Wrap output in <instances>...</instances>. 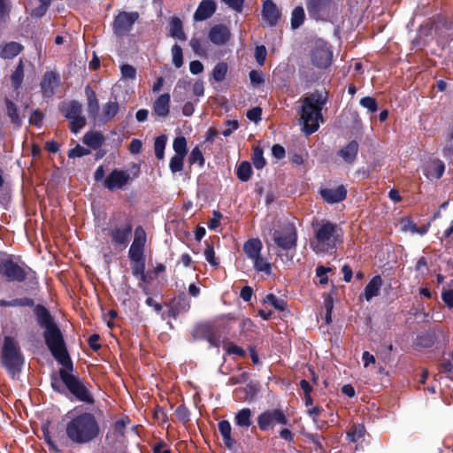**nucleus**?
Masks as SVG:
<instances>
[{
	"mask_svg": "<svg viewBox=\"0 0 453 453\" xmlns=\"http://www.w3.org/2000/svg\"><path fill=\"white\" fill-rule=\"evenodd\" d=\"M101 434L98 419L91 412H81L72 417L65 425L67 439L78 445L95 441Z\"/></svg>",
	"mask_w": 453,
	"mask_h": 453,
	"instance_id": "f257e3e1",
	"label": "nucleus"
},
{
	"mask_svg": "<svg viewBox=\"0 0 453 453\" xmlns=\"http://www.w3.org/2000/svg\"><path fill=\"white\" fill-rule=\"evenodd\" d=\"M313 227L314 238L311 242V247L316 253L334 250L337 243L342 241V230L334 223L322 220L313 225Z\"/></svg>",
	"mask_w": 453,
	"mask_h": 453,
	"instance_id": "f03ea898",
	"label": "nucleus"
},
{
	"mask_svg": "<svg viewBox=\"0 0 453 453\" xmlns=\"http://www.w3.org/2000/svg\"><path fill=\"white\" fill-rule=\"evenodd\" d=\"M326 102V98L318 91L303 98L301 107V120L303 124V131L307 135L316 132L319 129V121H323L321 111Z\"/></svg>",
	"mask_w": 453,
	"mask_h": 453,
	"instance_id": "7ed1b4c3",
	"label": "nucleus"
},
{
	"mask_svg": "<svg viewBox=\"0 0 453 453\" xmlns=\"http://www.w3.org/2000/svg\"><path fill=\"white\" fill-rule=\"evenodd\" d=\"M1 364L12 378L19 375L23 368L25 357L19 342L12 336L6 335L4 338Z\"/></svg>",
	"mask_w": 453,
	"mask_h": 453,
	"instance_id": "20e7f679",
	"label": "nucleus"
},
{
	"mask_svg": "<svg viewBox=\"0 0 453 453\" xmlns=\"http://www.w3.org/2000/svg\"><path fill=\"white\" fill-rule=\"evenodd\" d=\"M45 342L55 359L65 368L72 371L73 363L69 357L63 335L56 325L44 332Z\"/></svg>",
	"mask_w": 453,
	"mask_h": 453,
	"instance_id": "39448f33",
	"label": "nucleus"
},
{
	"mask_svg": "<svg viewBox=\"0 0 453 453\" xmlns=\"http://www.w3.org/2000/svg\"><path fill=\"white\" fill-rule=\"evenodd\" d=\"M59 376L67 389L81 402L93 404L95 400L86 384L78 377L69 373L68 369H60Z\"/></svg>",
	"mask_w": 453,
	"mask_h": 453,
	"instance_id": "423d86ee",
	"label": "nucleus"
},
{
	"mask_svg": "<svg viewBox=\"0 0 453 453\" xmlns=\"http://www.w3.org/2000/svg\"><path fill=\"white\" fill-rule=\"evenodd\" d=\"M288 418L281 409L266 410L257 417V425L260 430L267 431L274 425H288Z\"/></svg>",
	"mask_w": 453,
	"mask_h": 453,
	"instance_id": "0eeeda50",
	"label": "nucleus"
},
{
	"mask_svg": "<svg viewBox=\"0 0 453 453\" xmlns=\"http://www.w3.org/2000/svg\"><path fill=\"white\" fill-rule=\"evenodd\" d=\"M296 230L293 224H286L281 230L273 233L274 242L282 250H288L296 245Z\"/></svg>",
	"mask_w": 453,
	"mask_h": 453,
	"instance_id": "6e6552de",
	"label": "nucleus"
},
{
	"mask_svg": "<svg viewBox=\"0 0 453 453\" xmlns=\"http://www.w3.org/2000/svg\"><path fill=\"white\" fill-rule=\"evenodd\" d=\"M0 274L7 281L22 282L27 278V271L12 260H4L0 263Z\"/></svg>",
	"mask_w": 453,
	"mask_h": 453,
	"instance_id": "1a4fd4ad",
	"label": "nucleus"
},
{
	"mask_svg": "<svg viewBox=\"0 0 453 453\" xmlns=\"http://www.w3.org/2000/svg\"><path fill=\"white\" fill-rule=\"evenodd\" d=\"M311 62L319 68H326L331 65L333 53L327 45L319 42L311 51Z\"/></svg>",
	"mask_w": 453,
	"mask_h": 453,
	"instance_id": "9d476101",
	"label": "nucleus"
},
{
	"mask_svg": "<svg viewBox=\"0 0 453 453\" xmlns=\"http://www.w3.org/2000/svg\"><path fill=\"white\" fill-rule=\"evenodd\" d=\"M133 226L130 222H125L112 227L109 232V235L111 236L113 245L126 248L129 242Z\"/></svg>",
	"mask_w": 453,
	"mask_h": 453,
	"instance_id": "9b49d317",
	"label": "nucleus"
},
{
	"mask_svg": "<svg viewBox=\"0 0 453 453\" xmlns=\"http://www.w3.org/2000/svg\"><path fill=\"white\" fill-rule=\"evenodd\" d=\"M130 180V174L127 171L113 170L106 178L104 186L109 190L121 189Z\"/></svg>",
	"mask_w": 453,
	"mask_h": 453,
	"instance_id": "f8f14e48",
	"label": "nucleus"
},
{
	"mask_svg": "<svg viewBox=\"0 0 453 453\" xmlns=\"http://www.w3.org/2000/svg\"><path fill=\"white\" fill-rule=\"evenodd\" d=\"M138 19L136 12H120L115 19L113 28L116 34L123 35L128 32Z\"/></svg>",
	"mask_w": 453,
	"mask_h": 453,
	"instance_id": "ddd939ff",
	"label": "nucleus"
},
{
	"mask_svg": "<svg viewBox=\"0 0 453 453\" xmlns=\"http://www.w3.org/2000/svg\"><path fill=\"white\" fill-rule=\"evenodd\" d=\"M320 196L328 203H340L346 198L347 189L343 185L336 188H326L320 190Z\"/></svg>",
	"mask_w": 453,
	"mask_h": 453,
	"instance_id": "4468645a",
	"label": "nucleus"
},
{
	"mask_svg": "<svg viewBox=\"0 0 453 453\" xmlns=\"http://www.w3.org/2000/svg\"><path fill=\"white\" fill-rule=\"evenodd\" d=\"M280 11L272 0L265 1L262 10V18L270 27H274L280 19Z\"/></svg>",
	"mask_w": 453,
	"mask_h": 453,
	"instance_id": "2eb2a0df",
	"label": "nucleus"
},
{
	"mask_svg": "<svg viewBox=\"0 0 453 453\" xmlns=\"http://www.w3.org/2000/svg\"><path fill=\"white\" fill-rule=\"evenodd\" d=\"M231 36L229 28L225 25H216L212 27L209 33L210 41L216 45L225 44Z\"/></svg>",
	"mask_w": 453,
	"mask_h": 453,
	"instance_id": "dca6fc26",
	"label": "nucleus"
},
{
	"mask_svg": "<svg viewBox=\"0 0 453 453\" xmlns=\"http://www.w3.org/2000/svg\"><path fill=\"white\" fill-rule=\"evenodd\" d=\"M332 3V0H306V7L310 17L318 19L320 15L326 12Z\"/></svg>",
	"mask_w": 453,
	"mask_h": 453,
	"instance_id": "f3484780",
	"label": "nucleus"
},
{
	"mask_svg": "<svg viewBox=\"0 0 453 453\" xmlns=\"http://www.w3.org/2000/svg\"><path fill=\"white\" fill-rule=\"evenodd\" d=\"M216 11L214 0H203L194 13L196 21H203L211 18Z\"/></svg>",
	"mask_w": 453,
	"mask_h": 453,
	"instance_id": "a211bd4d",
	"label": "nucleus"
},
{
	"mask_svg": "<svg viewBox=\"0 0 453 453\" xmlns=\"http://www.w3.org/2000/svg\"><path fill=\"white\" fill-rule=\"evenodd\" d=\"M59 85V76L53 72H47L41 81V88L45 96H51Z\"/></svg>",
	"mask_w": 453,
	"mask_h": 453,
	"instance_id": "6ab92c4d",
	"label": "nucleus"
},
{
	"mask_svg": "<svg viewBox=\"0 0 453 453\" xmlns=\"http://www.w3.org/2000/svg\"><path fill=\"white\" fill-rule=\"evenodd\" d=\"M358 153V143L356 141H351L347 143L344 147H342L338 151V156L342 158V160L351 165L355 162Z\"/></svg>",
	"mask_w": 453,
	"mask_h": 453,
	"instance_id": "aec40b11",
	"label": "nucleus"
},
{
	"mask_svg": "<svg viewBox=\"0 0 453 453\" xmlns=\"http://www.w3.org/2000/svg\"><path fill=\"white\" fill-rule=\"evenodd\" d=\"M154 113L162 118H165L170 113V95L168 93L159 96L153 104Z\"/></svg>",
	"mask_w": 453,
	"mask_h": 453,
	"instance_id": "412c9836",
	"label": "nucleus"
},
{
	"mask_svg": "<svg viewBox=\"0 0 453 453\" xmlns=\"http://www.w3.org/2000/svg\"><path fill=\"white\" fill-rule=\"evenodd\" d=\"M126 423L124 420L119 419L117 420L111 430H110L106 434V441L110 443H115L117 441H120L125 434Z\"/></svg>",
	"mask_w": 453,
	"mask_h": 453,
	"instance_id": "4be33fe9",
	"label": "nucleus"
},
{
	"mask_svg": "<svg viewBox=\"0 0 453 453\" xmlns=\"http://www.w3.org/2000/svg\"><path fill=\"white\" fill-rule=\"evenodd\" d=\"M263 244L261 241L257 238H253L248 240L244 243L243 251L250 259L253 260L258 256H260Z\"/></svg>",
	"mask_w": 453,
	"mask_h": 453,
	"instance_id": "5701e85b",
	"label": "nucleus"
},
{
	"mask_svg": "<svg viewBox=\"0 0 453 453\" xmlns=\"http://www.w3.org/2000/svg\"><path fill=\"white\" fill-rule=\"evenodd\" d=\"M35 312L37 318L38 324L41 326L44 327L45 330L56 326V324L52 320L50 312L42 305H37L35 308Z\"/></svg>",
	"mask_w": 453,
	"mask_h": 453,
	"instance_id": "b1692460",
	"label": "nucleus"
},
{
	"mask_svg": "<svg viewBox=\"0 0 453 453\" xmlns=\"http://www.w3.org/2000/svg\"><path fill=\"white\" fill-rule=\"evenodd\" d=\"M23 50V46L16 42L4 43L1 47L0 57L4 59H12L18 56Z\"/></svg>",
	"mask_w": 453,
	"mask_h": 453,
	"instance_id": "393cba45",
	"label": "nucleus"
},
{
	"mask_svg": "<svg viewBox=\"0 0 453 453\" xmlns=\"http://www.w3.org/2000/svg\"><path fill=\"white\" fill-rule=\"evenodd\" d=\"M168 31L170 36L180 40L186 41L187 37L183 31L182 22L180 18L173 17L169 22Z\"/></svg>",
	"mask_w": 453,
	"mask_h": 453,
	"instance_id": "a878e982",
	"label": "nucleus"
},
{
	"mask_svg": "<svg viewBox=\"0 0 453 453\" xmlns=\"http://www.w3.org/2000/svg\"><path fill=\"white\" fill-rule=\"evenodd\" d=\"M382 285V280L380 276H374L365 286L364 295L366 301L377 296Z\"/></svg>",
	"mask_w": 453,
	"mask_h": 453,
	"instance_id": "bb28decb",
	"label": "nucleus"
},
{
	"mask_svg": "<svg viewBox=\"0 0 453 453\" xmlns=\"http://www.w3.org/2000/svg\"><path fill=\"white\" fill-rule=\"evenodd\" d=\"M218 426H219V431L223 438L225 446L229 449H233V447L235 443V441L232 438V435H231L232 427H231L229 421L221 420L219 422Z\"/></svg>",
	"mask_w": 453,
	"mask_h": 453,
	"instance_id": "cd10ccee",
	"label": "nucleus"
},
{
	"mask_svg": "<svg viewBox=\"0 0 453 453\" xmlns=\"http://www.w3.org/2000/svg\"><path fill=\"white\" fill-rule=\"evenodd\" d=\"M86 95L88 99L87 109L89 118L96 119L99 111L98 100L96 96V93L90 89L89 87L86 88Z\"/></svg>",
	"mask_w": 453,
	"mask_h": 453,
	"instance_id": "c85d7f7f",
	"label": "nucleus"
},
{
	"mask_svg": "<svg viewBox=\"0 0 453 453\" xmlns=\"http://www.w3.org/2000/svg\"><path fill=\"white\" fill-rule=\"evenodd\" d=\"M119 110V103L114 98L113 101L110 100L103 105L101 117L104 122H108L117 115Z\"/></svg>",
	"mask_w": 453,
	"mask_h": 453,
	"instance_id": "c756f323",
	"label": "nucleus"
},
{
	"mask_svg": "<svg viewBox=\"0 0 453 453\" xmlns=\"http://www.w3.org/2000/svg\"><path fill=\"white\" fill-rule=\"evenodd\" d=\"M252 412L249 408H243L239 411L234 417V423L237 426L249 428L252 423Z\"/></svg>",
	"mask_w": 453,
	"mask_h": 453,
	"instance_id": "7c9ffc66",
	"label": "nucleus"
},
{
	"mask_svg": "<svg viewBox=\"0 0 453 453\" xmlns=\"http://www.w3.org/2000/svg\"><path fill=\"white\" fill-rule=\"evenodd\" d=\"M104 141V135L97 131L88 132L83 136V142L92 149L99 148L103 144Z\"/></svg>",
	"mask_w": 453,
	"mask_h": 453,
	"instance_id": "2f4dec72",
	"label": "nucleus"
},
{
	"mask_svg": "<svg viewBox=\"0 0 453 453\" xmlns=\"http://www.w3.org/2000/svg\"><path fill=\"white\" fill-rule=\"evenodd\" d=\"M34 304V300L29 297L15 298L11 301L0 300L1 307H32Z\"/></svg>",
	"mask_w": 453,
	"mask_h": 453,
	"instance_id": "473e14b6",
	"label": "nucleus"
},
{
	"mask_svg": "<svg viewBox=\"0 0 453 453\" xmlns=\"http://www.w3.org/2000/svg\"><path fill=\"white\" fill-rule=\"evenodd\" d=\"M365 433V428L364 425L354 424L347 432V439L351 442H357L364 437Z\"/></svg>",
	"mask_w": 453,
	"mask_h": 453,
	"instance_id": "72a5a7b5",
	"label": "nucleus"
},
{
	"mask_svg": "<svg viewBox=\"0 0 453 453\" xmlns=\"http://www.w3.org/2000/svg\"><path fill=\"white\" fill-rule=\"evenodd\" d=\"M24 79V65L22 59L19 60L14 72L11 75L12 85L14 89H18Z\"/></svg>",
	"mask_w": 453,
	"mask_h": 453,
	"instance_id": "f704fd0d",
	"label": "nucleus"
},
{
	"mask_svg": "<svg viewBox=\"0 0 453 453\" xmlns=\"http://www.w3.org/2000/svg\"><path fill=\"white\" fill-rule=\"evenodd\" d=\"M4 103L6 105V112L11 122L19 127L21 125V118L18 113L17 106L9 99H5Z\"/></svg>",
	"mask_w": 453,
	"mask_h": 453,
	"instance_id": "c9c22d12",
	"label": "nucleus"
},
{
	"mask_svg": "<svg viewBox=\"0 0 453 453\" xmlns=\"http://www.w3.org/2000/svg\"><path fill=\"white\" fill-rule=\"evenodd\" d=\"M237 177L242 181H248L252 174L251 165L249 162H242L236 171Z\"/></svg>",
	"mask_w": 453,
	"mask_h": 453,
	"instance_id": "e433bc0d",
	"label": "nucleus"
},
{
	"mask_svg": "<svg viewBox=\"0 0 453 453\" xmlns=\"http://www.w3.org/2000/svg\"><path fill=\"white\" fill-rule=\"evenodd\" d=\"M304 10L302 6L296 7L291 14V27L293 29L298 28L304 20Z\"/></svg>",
	"mask_w": 453,
	"mask_h": 453,
	"instance_id": "4c0bfd02",
	"label": "nucleus"
},
{
	"mask_svg": "<svg viewBox=\"0 0 453 453\" xmlns=\"http://www.w3.org/2000/svg\"><path fill=\"white\" fill-rule=\"evenodd\" d=\"M264 302L273 306L276 310L280 311H285L287 307V302L285 301V299L277 297L273 294L267 295L264 299Z\"/></svg>",
	"mask_w": 453,
	"mask_h": 453,
	"instance_id": "58836bf2",
	"label": "nucleus"
},
{
	"mask_svg": "<svg viewBox=\"0 0 453 453\" xmlns=\"http://www.w3.org/2000/svg\"><path fill=\"white\" fill-rule=\"evenodd\" d=\"M147 241V234L142 226L134 229V237L132 245L144 249Z\"/></svg>",
	"mask_w": 453,
	"mask_h": 453,
	"instance_id": "ea45409f",
	"label": "nucleus"
},
{
	"mask_svg": "<svg viewBox=\"0 0 453 453\" xmlns=\"http://www.w3.org/2000/svg\"><path fill=\"white\" fill-rule=\"evenodd\" d=\"M252 261L256 271L265 273L267 275L272 273L271 264L265 258L262 257L261 255Z\"/></svg>",
	"mask_w": 453,
	"mask_h": 453,
	"instance_id": "a19ab883",
	"label": "nucleus"
},
{
	"mask_svg": "<svg viewBox=\"0 0 453 453\" xmlns=\"http://www.w3.org/2000/svg\"><path fill=\"white\" fill-rule=\"evenodd\" d=\"M82 112V106L76 101L71 102L65 110V116L67 119L81 116Z\"/></svg>",
	"mask_w": 453,
	"mask_h": 453,
	"instance_id": "79ce46f5",
	"label": "nucleus"
},
{
	"mask_svg": "<svg viewBox=\"0 0 453 453\" xmlns=\"http://www.w3.org/2000/svg\"><path fill=\"white\" fill-rule=\"evenodd\" d=\"M165 144H166V136L165 135H160L155 139V142H154L155 155L159 160L164 158Z\"/></svg>",
	"mask_w": 453,
	"mask_h": 453,
	"instance_id": "37998d69",
	"label": "nucleus"
},
{
	"mask_svg": "<svg viewBox=\"0 0 453 453\" xmlns=\"http://www.w3.org/2000/svg\"><path fill=\"white\" fill-rule=\"evenodd\" d=\"M173 148L175 151V155H187V140L183 136L176 137L173 142Z\"/></svg>",
	"mask_w": 453,
	"mask_h": 453,
	"instance_id": "c03bdc74",
	"label": "nucleus"
},
{
	"mask_svg": "<svg viewBox=\"0 0 453 453\" xmlns=\"http://www.w3.org/2000/svg\"><path fill=\"white\" fill-rule=\"evenodd\" d=\"M171 53L173 64L174 65V66L176 68L181 67L183 65V53L181 47L178 44H174L172 47Z\"/></svg>",
	"mask_w": 453,
	"mask_h": 453,
	"instance_id": "a18cd8bd",
	"label": "nucleus"
},
{
	"mask_svg": "<svg viewBox=\"0 0 453 453\" xmlns=\"http://www.w3.org/2000/svg\"><path fill=\"white\" fill-rule=\"evenodd\" d=\"M252 163L257 169H262L265 165L263 150L258 146L255 147L253 150Z\"/></svg>",
	"mask_w": 453,
	"mask_h": 453,
	"instance_id": "49530a36",
	"label": "nucleus"
},
{
	"mask_svg": "<svg viewBox=\"0 0 453 453\" xmlns=\"http://www.w3.org/2000/svg\"><path fill=\"white\" fill-rule=\"evenodd\" d=\"M227 72V65L226 63H219L213 68L212 75L216 81H222L226 78Z\"/></svg>",
	"mask_w": 453,
	"mask_h": 453,
	"instance_id": "de8ad7c7",
	"label": "nucleus"
},
{
	"mask_svg": "<svg viewBox=\"0 0 453 453\" xmlns=\"http://www.w3.org/2000/svg\"><path fill=\"white\" fill-rule=\"evenodd\" d=\"M185 157L186 156L181 155H174L173 157H172L169 164V167L172 173H175L182 171Z\"/></svg>",
	"mask_w": 453,
	"mask_h": 453,
	"instance_id": "09e8293b",
	"label": "nucleus"
},
{
	"mask_svg": "<svg viewBox=\"0 0 453 453\" xmlns=\"http://www.w3.org/2000/svg\"><path fill=\"white\" fill-rule=\"evenodd\" d=\"M360 105L367 109L370 113H374L378 110V104L375 98L372 96H365L360 99Z\"/></svg>",
	"mask_w": 453,
	"mask_h": 453,
	"instance_id": "8fccbe9b",
	"label": "nucleus"
},
{
	"mask_svg": "<svg viewBox=\"0 0 453 453\" xmlns=\"http://www.w3.org/2000/svg\"><path fill=\"white\" fill-rule=\"evenodd\" d=\"M128 257L132 262L145 260L144 249L131 244Z\"/></svg>",
	"mask_w": 453,
	"mask_h": 453,
	"instance_id": "3c124183",
	"label": "nucleus"
},
{
	"mask_svg": "<svg viewBox=\"0 0 453 453\" xmlns=\"http://www.w3.org/2000/svg\"><path fill=\"white\" fill-rule=\"evenodd\" d=\"M121 78L125 80H134L136 77V69L128 64L120 66Z\"/></svg>",
	"mask_w": 453,
	"mask_h": 453,
	"instance_id": "603ef678",
	"label": "nucleus"
},
{
	"mask_svg": "<svg viewBox=\"0 0 453 453\" xmlns=\"http://www.w3.org/2000/svg\"><path fill=\"white\" fill-rule=\"evenodd\" d=\"M189 163L190 164H198L199 166H203V164H204V157H203V155L202 153V151L200 150V149L196 146L191 153H190V156H189Z\"/></svg>",
	"mask_w": 453,
	"mask_h": 453,
	"instance_id": "864d4df0",
	"label": "nucleus"
},
{
	"mask_svg": "<svg viewBox=\"0 0 453 453\" xmlns=\"http://www.w3.org/2000/svg\"><path fill=\"white\" fill-rule=\"evenodd\" d=\"M68 119L70 120V128L73 133L79 132L86 124V119L82 115Z\"/></svg>",
	"mask_w": 453,
	"mask_h": 453,
	"instance_id": "5fc2aeb1",
	"label": "nucleus"
},
{
	"mask_svg": "<svg viewBox=\"0 0 453 453\" xmlns=\"http://www.w3.org/2000/svg\"><path fill=\"white\" fill-rule=\"evenodd\" d=\"M204 257H205L206 261L212 266L219 265V262H218L217 258L215 257L214 249L211 244H209V243L206 244V248L204 250Z\"/></svg>",
	"mask_w": 453,
	"mask_h": 453,
	"instance_id": "6e6d98bb",
	"label": "nucleus"
},
{
	"mask_svg": "<svg viewBox=\"0 0 453 453\" xmlns=\"http://www.w3.org/2000/svg\"><path fill=\"white\" fill-rule=\"evenodd\" d=\"M90 154V150L81 145H76L73 149L70 150L68 152V157L70 158L81 157L83 156H87Z\"/></svg>",
	"mask_w": 453,
	"mask_h": 453,
	"instance_id": "4d7b16f0",
	"label": "nucleus"
},
{
	"mask_svg": "<svg viewBox=\"0 0 453 453\" xmlns=\"http://www.w3.org/2000/svg\"><path fill=\"white\" fill-rule=\"evenodd\" d=\"M224 349L229 355H236L239 357H244L246 355L243 349L231 342L225 344Z\"/></svg>",
	"mask_w": 453,
	"mask_h": 453,
	"instance_id": "13d9d810",
	"label": "nucleus"
},
{
	"mask_svg": "<svg viewBox=\"0 0 453 453\" xmlns=\"http://www.w3.org/2000/svg\"><path fill=\"white\" fill-rule=\"evenodd\" d=\"M266 49L264 45L257 46L255 49V58L258 65H263L266 58Z\"/></svg>",
	"mask_w": 453,
	"mask_h": 453,
	"instance_id": "bf43d9fd",
	"label": "nucleus"
},
{
	"mask_svg": "<svg viewBox=\"0 0 453 453\" xmlns=\"http://www.w3.org/2000/svg\"><path fill=\"white\" fill-rule=\"evenodd\" d=\"M133 275L138 278L145 273V260L134 261L132 265Z\"/></svg>",
	"mask_w": 453,
	"mask_h": 453,
	"instance_id": "052dcab7",
	"label": "nucleus"
},
{
	"mask_svg": "<svg viewBox=\"0 0 453 453\" xmlns=\"http://www.w3.org/2000/svg\"><path fill=\"white\" fill-rule=\"evenodd\" d=\"M229 8L236 12H242L243 9L244 0H220Z\"/></svg>",
	"mask_w": 453,
	"mask_h": 453,
	"instance_id": "680f3d73",
	"label": "nucleus"
},
{
	"mask_svg": "<svg viewBox=\"0 0 453 453\" xmlns=\"http://www.w3.org/2000/svg\"><path fill=\"white\" fill-rule=\"evenodd\" d=\"M189 45L194 52L199 56L205 55V51L202 47L201 41L198 38L193 37L189 42Z\"/></svg>",
	"mask_w": 453,
	"mask_h": 453,
	"instance_id": "e2e57ef3",
	"label": "nucleus"
},
{
	"mask_svg": "<svg viewBox=\"0 0 453 453\" xmlns=\"http://www.w3.org/2000/svg\"><path fill=\"white\" fill-rule=\"evenodd\" d=\"M401 229L403 232L415 234V231H417V225L409 219H403L401 220Z\"/></svg>",
	"mask_w": 453,
	"mask_h": 453,
	"instance_id": "0e129e2a",
	"label": "nucleus"
},
{
	"mask_svg": "<svg viewBox=\"0 0 453 453\" xmlns=\"http://www.w3.org/2000/svg\"><path fill=\"white\" fill-rule=\"evenodd\" d=\"M331 269L325 267L323 265L318 266L316 269V274L318 277H319V282L320 284H326L328 281V278L326 276V273L329 272Z\"/></svg>",
	"mask_w": 453,
	"mask_h": 453,
	"instance_id": "69168bd1",
	"label": "nucleus"
},
{
	"mask_svg": "<svg viewBox=\"0 0 453 453\" xmlns=\"http://www.w3.org/2000/svg\"><path fill=\"white\" fill-rule=\"evenodd\" d=\"M262 110L260 107H254L247 111V118L254 122L261 119Z\"/></svg>",
	"mask_w": 453,
	"mask_h": 453,
	"instance_id": "338daca9",
	"label": "nucleus"
},
{
	"mask_svg": "<svg viewBox=\"0 0 453 453\" xmlns=\"http://www.w3.org/2000/svg\"><path fill=\"white\" fill-rule=\"evenodd\" d=\"M175 413L178 418L184 423L189 419V412L188 409L183 405H180L179 407H177V409L175 410Z\"/></svg>",
	"mask_w": 453,
	"mask_h": 453,
	"instance_id": "774afa93",
	"label": "nucleus"
}]
</instances>
